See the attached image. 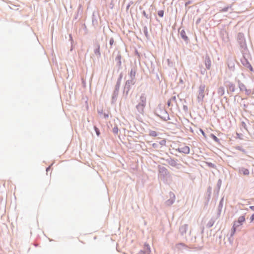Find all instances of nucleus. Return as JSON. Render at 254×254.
<instances>
[{
  "label": "nucleus",
  "instance_id": "22",
  "mask_svg": "<svg viewBox=\"0 0 254 254\" xmlns=\"http://www.w3.org/2000/svg\"><path fill=\"white\" fill-rule=\"evenodd\" d=\"M130 73H132V74H133V72H132V71H130Z\"/></svg>",
  "mask_w": 254,
  "mask_h": 254
},
{
  "label": "nucleus",
  "instance_id": "14",
  "mask_svg": "<svg viewBox=\"0 0 254 254\" xmlns=\"http://www.w3.org/2000/svg\"><path fill=\"white\" fill-rule=\"evenodd\" d=\"M114 39L113 38L111 39L110 40V44L111 45H112L114 43Z\"/></svg>",
  "mask_w": 254,
  "mask_h": 254
},
{
  "label": "nucleus",
  "instance_id": "11",
  "mask_svg": "<svg viewBox=\"0 0 254 254\" xmlns=\"http://www.w3.org/2000/svg\"><path fill=\"white\" fill-rule=\"evenodd\" d=\"M158 15L161 17H163L164 15V11L163 10L158 11Z\"/></svg>",
  "mask_w": 254,
  "mask_h": 254
},
{
  "label": "nucleus",
  "instance_id": "5",
  "mask_svg": "<svg viewBox=\"0 0 254 254\" xmlns=\"http://www.w3.org/2000/svg\"><path fill=\"white\" fill-rule=\"evenodd\" d=\"M239 172L240 174L244 176H248L250 174L249 170L248 169L243 167L240 168Z\"/></svg>",
  "mask_w": 254,
  "mask_h": 254
},
{
  "label": "nucleus",
  "instance_id": "23",
  "mask_svg": "<svg viewBox=\"0 0 254 254\" xmlns=\"http://www.w3.org/2000/svg\"><path fill=\"white\" fill-rule=\"evenodd\" d=\"M130 73H132V74H133V72H132V71H130Z\"/></svg>",
  "mask_w": 254,
  "mask_h": 254
},
{
  "label": "nucleus",
  "instance_id": "17",
  "mask_svg": "<svg viewBox=\"0 0 254 254\" xmlns=\"http://www.w3.org/2000/svg\"><path fill=\"white\" fill-rule=\"evenodd\" d=\"M245 92H246V93L247 94H249V93H250V91H249V90H248V89H245Z\"/></svg>",
  "mask_w": 254,
  "mask_h": 254
},
{
  "label": "nucleus",
  "instance_id": "18",
  "mask_svg": "<svg viewBox=\"0 0 254 254\" xmlns=\"http://www.w3.org/2000/svg\"><path fill=\"white\" fill-rule=\"evenodd\" d=\"M250 208L252 210L254 211V206H251L250 207Z\"/></svg>",
  "mask_w": 254,
  "mask_h": 254
},
{
  "label": "nucleus",
  "instance_id": "3",
  "mask_svg": "<svg viewBox=\"0 0 254 254\" xmlns=\"http://www.w3.org/2000/svg\"><path fill=\"white\" fill-rule=\"evenodd\" d=\"M204 85H201L199 87V93L197 97L198 99L202 100L204 97Z\"/></svg>",
  "mask_w": 254,
  "mask_h": 254
},
{
  "label": "nucleus",
  "instance_id": "16",
  "mask_svg": "<svg viewBox=\"0 0 254 254\" xmlns=\"http://www.w3.org/2000/svg\"><path fill=\"white\" fill-rule=\"evenodd\" d=\"M249 68H250V69L252 71L253 70V67L252 66V65L251 64H249Z\"/></svg>",
  "mask_w": 254,
  "mask_h": 254
},
{
  "label": "nucleus",
  "instance_id": "1",
  "mask_svg": "<svg viewBox=\"0 0 254 254\" xmlns=\"http://www.w3.org/2000/svg\"><path fill=\"white\" fill-rule=\"evenodd\" d=\"M146 97L144 95H142L140 97V102L136 106L138 112L142 115L144 113V109L146 106Z\"/></svg>",
  "mask_w": 254,
  "mask_h": 254
},
{
  "label": "nucleus",
  "instance_id": "12",
  "mask_svg": "<svg viewBox=\"0 0 254 254\" xmlns=\"http://www.w3.org/2000/svg\"><path fill=\"white\" fill-rule=\"evenodd\" d=\"M94 129H95V130L96 131V133L97 136H99L100 133V131H99V129L96 127H94Z\"/></svg>",
  "mask_w": 254,
  "mask_h": 254
},
{
  "label": "nucleus",
  "instance_id": "7",
  "mask_svg": "<svg viewBox=\"0 0 254 254\" xmlns=\"http://www.w3.org/2000/svg\"><path fill=\"white\" fill-rule=\"evenodd\" d=\"M218 93L220 94L221 95H223L224 94V88L222 87H220L218 89Z\"/></svg>",
  "mask_w": 254,
  "mask_h": 254
},
{
  "label": "nucleus",
  "instance_id": "9",
  "mask_svg": "<svg viewBox=\"0 0 254 254\" xmlns=\"http://www.w3.org/2000/svg\"><path fill=\"white\" fill-rule=\"evenodd\" d=\"M157 135L155 131L151 130L149 132V135L152 136H156Z\"/></svg>",
  "mask_w": 254,
  "mask_h": 254
},
{
  "label": "nucleus",
  "instance_id": "10",
  "mask_svg": "<svg viewBox=\"0 0 254 254\" xmlns=\"http://www.w3.org/2000/svg\"><path fill=\"white\" fill-rule=\"evenodd\" d=\"M181 34L184 40H187L188 39V37L185 35V32L184 31H181Z\"/></svg>",
  "mask_w": 254,
  "mask_h": 254
},
{
  "label": "nucleus",
  "instance_id": "20",
  "mask_svg": "<svg viewBox=\"0 0 254 254\" xmlns=\"http://www.w3.org/2000/svg\"><path fill=\"white\" fill-rule=\"evenodd\" d=\"M234 87H232V89H233V91H234Z\"/></svg>",
  "mask_w": 254,
  "mask_h": 254
},
{
  "label": "nucleus",
  "instance_id": "8",
  "mask_svg": "<svg viewBox=\"0 0 254 254\" xmlns=\"http://www.w3.org/2000/svg\"><path fill=\"white\" fill-rule=\"evenodd\" d=\"M210 136L213 139L217 142H219V139L213 134H211Z\"/></svg>",
  "mask_w": 254,
  "mask_h": 254
},
{
  "label": "nucleus",
  "instance_id": "2",
  "mask_svg": "<svg viewBox=\"0 0 254 254\" xmlns=\"http://www.w3.org/2000/svg\"><path fill=\"white\" fill-rule=\"evenodd\" d=\"M245 221V217L244 216H240L237 221L234 222L233 226V232L232 234L234 235L236 232V229L243 225V223Z\"/></svg>",
  "mask_w": 254,
  "mask_h": 254
},
{
  "label": "nucleus",
  "instance_id": "13",
  "mask_svg": "<svg viewBox=\"0 0 254 254\" xmlns=\"http://www.w3.org/2000/svg\"><path fill=\"white\" fill-rule=\"evenodd\" d=\"M245 89H246L245 86L244 84H242L241 86L240 87V89L242 91L245 90Z\"/></svg>",
  "mask_w": 254,
  "mask_h": 254
},
{
  "label": "nucleus",
  "instance_id": "15",
  "mask_svg": "<svg viewBox=\"0 0 254 254\" xmlns=\"http://www.w3.org/2000/svg\"><path fill=\"white\" fill-rule=\"evenodd\" d=\"M251 222H253L254 220V213L252 215V216L251 217Z\"/></svg>",
  "mask_w": 254,
  "mask_h": 254
},
{
  "label": "nucleus",
  "instance_id": "19",
  "mask_svg": "<svg viewBox=\"0 0 254 254\" xmlns=\"http://www.w3.org/2000/svg\"><path fill=\"white\" fill-rule=\"evenodd\" d=\"M201 133H202V134H203V135L205 136V133H204V132H203V131L202 130H201Z\"/></svg>",
  "mask_w": 254,
  "mask_h": 254
},
{
  "label": "nucleus",
  "instance_id": "6",
  "mask_svg": "<svg viewBox=\"0 0 254 254\" xmlns=\"http://www.w3.org/2000/svg\"><path fill=\"white\" fill-rule=\"evenodd\" d=\"M205 66L206 67L209 69L211 67V61H210V59L209 57L208 58H206L205 60Z\"/></svg>",
  "mask_w": 254,
  "mask_h": 254
},
{
  "label": "nucleus",
  "instance_id": "21",
  "mask_svg": "<svg viewBox=\"0 0 254 254\" xmlns=\"http://www.w3.org/2000/svg\"><path fill=\"white\" fill-rule=\"evenodd\" d=\"M232 87H234V85H233V84H232Z\"/></svg>",
  "mask_w": 254,
  "mask_h": 254
},
{
  "label": "nucleus",
  "instance_id": "4",
  "mask_svg": "<svg viewBox=\"0 0 254 254\" xmlns=\"http://www.w3.org/2000/svg\"><path fill=\"white\" fill-rule=\"evenodd\" d=\"M180 152L185 154H188L190 152V147L186 145H184L179 148Z\"/></svg>",
  "mask_w": 254,
  "mask_h": 254
}]
</instances>
